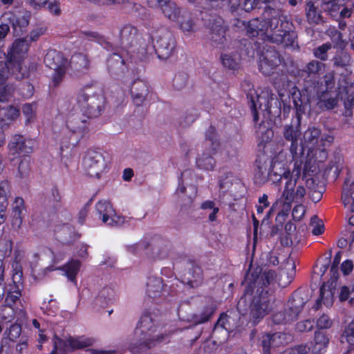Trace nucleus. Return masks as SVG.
I'll return each mask as SVG.
<instances>
[{"label":"nucleus","mask_w":354,"mask_h":354,"mask_svg":"<svg viewBox=\"0 0 354 354\" xmlns=\"http://www.w3.org/2000/svg\"><path fill=\"white\" fill-rule=\"evenodd\" d=\"M156 326L151 315L145 313L135 329L134 339L130 344L133 353L149 349L162 342L167 337L165 334H156Z\"/></svg>","instance_id":"obj_1"},{"label":"nucleus","mask_w":354,"mask_h":354,"mask_svg":"<svg viewBox=\"0 0 354 354\" xmlns=\"http://www.w3.org/2000/svg\"><path fill=\"white\" fill-rule=\"evenodd\" d=\"M249 37H259L262 40L286 45H292L297 37L290 28L283 27V24H243Z\"/></svg>","instance_id":"obj_2"},{"label":"nucleus","mask_w":354,"mask_h":354,"mask_svg":"<svg viewBox=\"0 0 354 354\" xmlns=\"http://www.w3.org/2000/svg\"><path fill=\"white\" fill-rule=\"evenodd\" d=\"M301 174V163H295L292 172H283L285 176V187L282 192L281 199L282 200V212H288L292 203H301L304 202L306 194V188L304 187L303 181L300 179Z\"/></svg>","instance_id":"obj_3"},{"label":"nucleus","mask_w":354,"mask_h":354,"mask_svg":"<svg viewBox=\"0 0 354 354\" xmlns=\"http://www.w3.org/2000/svg\"><path fill=\"white\" fill-rule=\"evenodd\" d=\"M77 102L87 119L99 117L104 109L106 99L96 85H86L79 92Z\"/></svg>","instance_id":"obj_4"},{"label":"nucleus","mask_w":354,"mask_h":354,"mask_svg":"<svg viewBox=\"0 0 354 354\" xmlns=\"http://www.w3.org/2000/svg\"><path fill=\"white\" fill-rule=\"evenodd\" d=\"M30 43L25 38L15 39L8 53L10 64L13 66L12 73L17 80H22L29 76V71L23 66L22 61L26 57Z\"/></svg>","instance_id":"obj_5"},{"label":"nucleus","mask_w":354,"mask_h":354,"mask_svg":"<svg viewBox=\"0 0 354 354\" xmlns=\"http://www.w3.org/2000/svg\"><path fill=\"white\" fill-rule=\"evenodd\" d=\"M257 55L259 70L265 76L273 75L282 62V57L275 48L264 42L258 44Z\"/></svg>","instance_id":"obj_6"},{"label":"nucleus","mask_w":354,"mask_h":354,"mask_svg":"<svg viewBox=\"0 0 354 354\" xmlns=\"http://www.w3.org/2000/svg\"><path fill=\"white\" fill-rule=\"evenodd\" d=\"M204 148L202 154L196 159V165L201 169L212 170L216 163L213 156L217 153L220 148V142L215 129L212 127L206 131Z\"/></svg>","instance_id":"obj_7"},{"label":"nucleus","mask_w":354,"mask_h":354,"mask_svg":"<svg viewBox=\"0 0 354 354\" xmlns=\"http://www.w3.org/2000/svg\"><path fill=\"white\" fill-rule=\"evenodd\" d=\"M150 39L156 40L153 49L160 59H167L174 55L176 41L171 33L165 29H160L152 32Z\"/></svg>","instance_id":"obj_8"},{"label":"nucleus","mask_w":354,"mask_h":354,"mask_svg":"<svg viewBox=\"0 0 354 354\" xmlns=\"http://www.w3.org/2000/svg\"><path fill=\"white\" fill-rule=\"evenodd\" d=\"M82 164L86 174L95 178H100L107 167L106 158L99 149H88L84 156Z\"/></svg>","instance_id":"obj_9"},{"label":"nucleus","mask_w":354,"mask_h":354,"mask_svg":"<svg viewBox=\"0 0 354 354\" xmlns=\"http://www.w3.org/2000/svg\"><path fill=\"white\" fill-rule=\"evenodd\" d=\"M323 3L327 15L337 22H342L353 13L352 8L346 4V0H323Z\"/></svg>","instance_id":"obj_10"},{"label":"nucleus","mask_w":354,"mask_h":354,"mask_svg":"<svg viewBox=\"0 0 354 354\" xmlns=\"http://www.w3.org/2000/svg\"><path fill=\"white\" fill-rule=\"evenodd\" d=\"M273 96L274 94L272 93L270 90L266 89L263 91L259 95H257L255 97H251L249 103L254 122L259 120L257 106L261 111H266L268 114L271 113L270 101L273 100Z\"/></svg>","instance_id":"obj_11"},{"label":"nucleus","mask_w":354,"mask_h":354,"mask_svg":"<svg viewBox=\"0 0 354 354\" xmlns=\"http://www.w3.org/2000/svg\"><path fill=\"white\" fill-rule=\"evenodd\" d=\"M270 310V300L266 297L255 296L250 304V322L256 325Z\"/></svg>","instance_id":"obj_12"},{"label":"nucleus","mask_w":354,"mask_h":354,"mask_svg":"<svg viewBox=\"0 0 354 354\" xmlns=\"http://www.w3.org/2000/svg\"><path fill=\"white\" fill-rule=\"evenodd\" d=\"M302 118L294 117L290 123L283 127V136L286 141L290 142V150L292 153H296L298 140L301 136V121Z\"/></svg>","instance_id":"obj_13"},{"label":"nucleus","mask_w":354,"mask_h":354,"mask_svg":"<svg viewBox=\"0 0 354 354\" xmlns=\"http://www.w3.org/2000/svg\"><path fill=\"white\" fill-rule=\"evenodd\" d=\"M96 210L104 223L109 225H120L124 223V219L115 215L111 204L106 201H100L95 205Z\"/></svg>","instance_id":"obj_14"},{"label":"nucleus","mask_w":354,"mask_h":354,"mask_svg":"<svg viewBox=\"0 0 354 354\" xmlns=\"http://www.w3.org/2000/svg\"><path fill=\"white\" fill-rule=\"evenodd\" d=\"M272 162L266 156H259L256 160L254 178L257 183L264 184L270 180Z\"/></svg>","instance_id":"obj_15"},{"label":"nucleus","mask_w":354,"mask_h":354,"mask_svg":"<svg viewBox=\"0 0 354 354\" xmlns=\"http://www.w3.org/2000/svg\"><path fill=\"white\" fill-rule=\"evenodd\" d=\"M286 344V335L281 333L266 334L261 337V346L263 354H271L276 348Z\"/></svg>","instance_id":"obj_16"},{"label":"nucleus","mask_w":354,"mask_h":354,"mask_svg":"<svg viewBox=\"0 0 354 354\" xmlns=\"http://www.w3.org/2000/svg\"><path fill=\"white\" fill-rule=\"evenodd\" d=\"M10 152L13 154L30 153L32 151L33 142L27 140L21 135L14 136L8 145Z\"/></svg>","instance_id":"obj_17"},{"label":"nucleus","mask_w":354,"mask_h":354,"mask_svg":"<svg viewBox=\"0 0 354 354\" xmlns=\"http://www.w3.org/2000/svg\"><path fill=\"white\" fill-rule=\"evenodd\" d=\"M306 301L299 294H295L288 300L285 312L287 315V319L290 322L297 319L299 314L302 310Z\"/></svg>","instance_id":"obj_18"},{"label":"nucleus","mask_w":354,"mask_h":354,"mask_svg":"<svg viewBox=\"0 0 354 354\" xmlns=\"http://www.w3.org/2000/svg\"><path fill=\"white\" fill-rule=\"evenodd\" d=\"M216 304L212 298L206 300V304L203 306L201 311L194 314L190 319L195 325L201 324L208 322L215 313Z\"/></svg>","instance_id":"obj_19"},{"label":"nucleus","mask_w":354,"mask_h":354,"mask_svg":"<svg viewBox=\"0 0 354 354\" xmlns=\"http://www.w3.org/2000/svg\"><path fill=\"white\" fill-rule=\"evenodd\" d=\"M149 88L147 84L141 80H136L133 82L131 88V95L133 102L136 106H140L147 99Z\"/></svg>","instance_id":"obj_20"},{"label":"nucleus","mask_w":354,"mask_h":354,"mask_svg":"<svg viewBox=\"0 0 354 354\" xmlns=\"http://www.w3.org/2000/svg\"><path fill=\"white\" fill-rule=\"evenodd\" d=\"M182 282L191 288H196L203 282V270L198 266H192L182 276Z\"/></svg>","instance_id":"obj_21"},{"label":"nucleus","mask_w":354,"mask_h":354,"mask_svg":"<svg viewBox=\"0 0 354 354\" xmlns=\"http://www.w3.org/2000/svg\"><path fill=\"white\" fill-rule=\"evenodd\" d=\"M90 120L82 119L79 117L73 118L68 120L67 127L79 138H82L89 131Z\"/></svg>","instance_id":"obj_22"},{"label":"nucleus","mask_w":354,"mask_h":354,"mask_svg":"<svg viewBox=\"0 0 354 354\" xmlns=\"http://www.w3.org/2000/svg\"><path fill=\"white\" fill-rule=\"evenodd\" d=\"M44 62L47 67L53 70L67 68L68 66L67 59L60 52L55 50H48L44 57Z\"/></svg>","instance_id":"obj_23"},{"label":"nucleus","mask_w":354,"mask_h":354,"mask_svg":"<svg viewBox=\"0 0 354 354\" xmlns=\"http://www.w3.org/2000/svg\"><path fill=\"white\" fill-rule=\"evenodd\" d=\"M260 22H289V19L281 10L266 5L261 13Z\"/></svg>","instance_id":"obj_24"},{"label":"nucleus","mask_w":354,"mask_h":354,"mask_svg":"<svg viewBox=\"0 0 354 354\" xmlns=\"http://www.w3.org/2000/svg\"><path fill=\"white\" fill-rule=\"evenodd\" d=\"M206 28L209 30L212 46L222 48L225 40L224 37L225 29L223 25L221 24H208Z\"/></svg>","instance_id":"obj_25"},{"label":"nucleus","mask_w":354,"mask_h":354,"mask_svg":"<svg viewBox=\"0 0 354 354\" xmlns=\"http://www.w3.org/2000/svg\"><path fill=\"white\" fill-rule=\"evenodd\" d=\"M290 93L295 109V117L299 116V118H302V115L306 112V106L308 104L309 100L296 87L292 89Z\"/></svg>","instance_id":"obj_26"},{"label":"nucleus","mask_w":354,"mask_h":354,"mask_svg":"<svg viewBox=\"0 0 354 354\" xmlns=\"http://www.w3.org/2000/svg\"><path fill=\"white\" fill-rule=\"evenodd\" d=\"M165 286L162 279L158 277H149L147 282V292L150 297L158 298L163 295Z\"/></svg>","instance_id":"obj_27"},{"label":"nucleus","mask_w":354,"mask_h":354,"mask_svg":"<svg viewBox=\"0 0 354 354\" xmlns=\"http://www.w3.org/2000/svg\"><path fill=\"white\" fill-rule=\"evenodd\" d=\"M107 66L110 74L115 77L121 75L125 69L124 59L118 53L110 55L107 60Z\"/></svg>","instance_id":"obj_28"},{"label":"nucleus","mask_w":354,"mask_h":354,"mask_svg":"<svg viewBox=\"0 0 354 354\" xmlns=\"http://www.w3.org/2000/svg\"><path fill=\"white\" fill-rule=\"evenodd\" d=\"M159 8H161L164 15L170 21L173 22H185L184 20L180 19V8L175 3L171 1L162 5Z\"/></svg>","instance_id":"obj_29"},{"label":"nucleus","mask_w":354,"mask_h":354,"mask_svg":"<svg viewBox=\"0 0 354 354\" xmlns=\"http://www.w3.org/2000/svg\"><path fill=\"white\" fill-rule=\"evenodd\" d=\"M333 286H330L326 288L325 283L320 288L319 298L317 300L314 306L315 310H318L322 301L326 306H330L334 299L335 289Z\"/></svg>","instance_id":"obj_30"},{"label":"nucleus","mask_w":354,"mask_h":354,"mask_svg":"<svg viewBox=\"0 0 354 354\" xmlns=\"http://www.w3.org/2000/svg\"><path fill=\"white\" fill-rule=\"evenodd\" d=\"M132 46L136 47L135 50L137 51L140 59H145L148 54L151 53L154 50L153 46L150 45L149 39L147 40L140 36L136 38Z\"/></svg>","instance_id":"obj_31"},{"label":"nucleus","mask_w":354,"mask_h":354,"mask_svg":"<svg viewBox=\"0 0 354 354\" xmlns=\"http://www.w3.org/2000/svg\"><path fill=\"white\" fill-rule=\"evenodd\" d=\"M319 99L317 106L323 110H330L337 106L338 98L337 96H328V93L326 91L317 92Z\"/></svg>","instance_id":"obj_32"},{"label":"nucleus","mask_w":354,"mask_h":354,"mask_svg":"<svg viewBox=\"0 0 354 354\" xmlns=\"http://www.w3.org/2000/svg\"><path fill=\"white\" fill-rule=\"evenodd\" d=\"M19 115V110L14 106H8L0 111V127L8 126Z\"/></svg>","instance_id":"obj_33"},{"label":"nucleus","mask_w":354,"mask_h":354,"mask_svg":"<svg viewBox=\"0 0 354 354\" xmlns=\"http://www.w3.org/2000/svg\"><path fill=\"white\" fill-rule=\"evenodd\" d=\"M176 193L178 194L185 205H189L196 196L197 189L194 185H189L185 187L180 185L176 190Z\"/></svg>","instance_id":"obj_34"},{"label":"nucleus","mask_w":354,"mask_h":354,"mask_svg":"<svg viewBox=\"0 0 354 354\" xmlns=\"http://www.w3.org/2000/svg\"><path fill=\"white\" fill-rule=\"evenodd\" d=\"M71 68L77 72L87 71L89 68V60L87 56L82 53H75L71 59Z\"/></svg>","instance_id":"obj_35"},{"label":"nucleus","mask_w":354,"mask_h":354,"mask_svg":"<svg viewBox=\"0 0 354 354\" xmlns=\"http://www.w3.org/2000/svg\"><path fill=\"white\" fill-rule=\"evenodd\" d=\"M24 211V201L21 198H16L12 204V225L19 227L22 223Z\"/></svg>","instance_id":"obj_36"},{"label":"nucleus","mask_w":354,"mask_h":354,"mask_svg":"<svg viewBox=\"0 0 354 354\" xmlns=\"http://www.w3.org/2000/svg\"><path fill=\"white\" fill-rule=\"evenodd\" d=\"M306 12L308 22H326L322 17L321 12L315 6V2L309 1L306 3Z\"/></svg>","instance_id":"obj_37"},{"label":"nucleus","mask_w":354,"mask_h":354,"mask_svg":"<svg viewBox=\"0 0 354 354\" xmlns=\"http://www.w3.org/2000/svg\"><path fill=\"white\" fill-rule=\"evenodd\" d=\"M167 253L163 241H158L152 243L150 252H147V254L153 259H163L167 256Z\"/></svg>","instance_id":"obj_38"},{"label":"nucleus","mask_w":354,"mask_h":354,"mask_svg":"<svg viewBox=\"0 0 354 354\" xmlns=\"http://www.w3.org/2000/svg\"><path fill=\"white\" fill-rule=\"evenodd\" d=\"M94 340L84 337H68V344L71 351L82 349L93 345Z\"/></svg>","instance_id":"obj_39"},{"label":"nucleus","mask_w":354,"mask_h":354,"mask_svg":"<svg viewBox=\"0 0 354 354\" xmlns=\"http://www.w3.org/2000/svg\"><path fill=\"white\" fill-rule=\"evenodd\" d=\"M342 200L344 206H348L349 209L354 212V187H351L347 181H345L343 188Z\"/></svg>","instance_id":"obj_40"},{"label":"nucleus","mask_w":354,"mask_h":354,"mask_svg":"<svg viewBox=\"0 0 354 354\" xmlns=\"http://www.w3.org/2000/svg\"><path fill=\"white\" fill-rule=\"evenodd\" d=\"M324 68V64L317 60H312L306 64L303 72L307 75V77L315 78L320 75Z\"/></svg>","instance_id":"obj_41"},{"label":"nucleus","mask_w":354,"mask_h":354,"mask_svg":"<svg viewBox=\"0 0 354 354\" xmlns=\"http://www.w3.org/2000/svg\"><path fill=\"white\" fill-rule=\"evenodd\" d=\"M315 345L313 348V353L318 354L325 348L328 343V339L324 332L317 330L314 337Z\"/></svg>","instance_id":"obj_42"},{"label":"nucleus","mask_w":354,"mask_h":354,"mask_svg":"<svg viewBox=\"0 0 354 354\" xmlns=\"http://www.w3.org/2000/svg\"><path fill=\"white\" fill-rule=\"evenodd\" d=\"M333 62L334 66L345 68L350 65L351 56L347 52L343 50H339L333 58Z\"/></svg>","instance_id":"obj_43"},{"label":"nucleus","mask_w":354,"mask_h":354,"mask_svg":"<svg viewBox=\"0 0 354 354\" xmlns=\"http://www.w3.org/2000/svg\"><path fill=\"white\" fill-rule=\"evenodd\" d=\"M256 134L263 142L270 141L274 136L272 130L267 127L263 122H261L257 127Z\"/></svg>","instance_id":"obj_44"},{"label":"nucleus","mask_w":354,"mask_h":354,"mask_svg":"<svg viewBox=\"0 0 354 354\" xmlns=\"http://www.w3.org/2000/svg\"><path fill=\"white\" fill-rule=\"evenodd\" d=\"M221 61L223 66L228 69L236 70L239 68L240 57L237 55H222Z\"/></svg>","instance_id":"obj_45"},{"label":"nucleus","mask_w":354,"mask_h":354,"mask_svg":"<svg viewBox=\"0 0 354 354\" xmlns=\"http://www.w3.org/2000/svg\"><path fill=\"white\" fill-rule=\"evenodd\" d=\"M80 268V263L78 261H72L62 268V270L65 272V274L69 280L74 281L76 275L79 272Z\"/></svg>","instance_id":"obj_46"},{"label":"nucleus","mask_w":354,"mask_h":354,"mask_svg":"<svg viewBox=\"0 0 354 354\" xmlns=\"http://www.w3.org/2000/svg\"><path fill=\"white\" fill-rule=\"evenodd\" d=\"M61 196L57 188L52 189L51 196L48 198L47 206L51 209L52 212L55 213L58 211L61 207Z\"/></svg>","instance_id":"obj_47"},{"label":"nucleus","mask_w":354,"mask_h":354,"mask_svg":"<svg viewBox=\"0 0 354 354\" xmlns=\"http://www.w3.org/2000/svg\"><path fill=\"white\" fill-rule=\"evenodd\" d=\"M321 136V130L316 127H309L304 133V140L313 147L318 142Z\"/></svg>","instance_id":"obj_48"},{"label":"nucleus","mask_w":354,"mask_h":354,"mask_svg":"<svg viewBox=\"0 0 354 354\" xmlns=\"http://www.w3.org/2000/svg\"><path fill=\"white\" fill-rule=\"evenodd\" d=\"M283 172H290V171L286 170L285 168L282 167L280 162H273L271 171L270 180H272L273 183H277L281 182L282 179L285 180V176L283 175L279 176V174H283Z\"/></svg>","instance_id":"obj_49"},{"label":"nucleus","mask_w":354,"mask_h":354,"mask_svg":"<svg viewBox=\"0 0 354 354\" xmlns=\"http://www.w3.org/2000/svg\"><path fill=\"white\" fill-rule=\"evenodd\" d=\"M120 35L123 39L129 41L131 45H133V41L137 37V30L131 24H128L124 26L120 31Z\"/></svg>","instance_id":"obj_50"},{"label":"nucleus","mask_w":354,"mask_h":354,"mask_svg":"<svg viewBox=\"0 0 354 354\" xmlns=\"http://www.w3.org/2000/svg\"><path fill=\"white\" fill-rule=\"evenodd\" d=\"M131 14L141 21H148L150 19L149 10L142 6L140 4L134 3L131 11Z\"/></svg>","instance_id":"obj_51"},{"label":"nucleus","mask_w":354,"mask_h":354,"mask_svg":"<svg viewBox=\"0 0 354 354\" xmlns=\"http://www.w3.org/2000/svg\"><path fill=\"white\" fill-rule=\"evenodd\" d=\"M189 82V76L186 73L179 72L173 79V87L177 91L185 88Z\"/></svg>","instance_id":"obj_52"},{"label":"nucleus","mask_w":354,"mask_h":354,"mask_svg":"<svg viewBox=\"0 0 354 354\" xmlns=\"http://www.w3.org/2000/svg\"><path fill=\"white\" fill-rule=\"evenodd\" d=\"M67 68H61L57 70H53V73L51 75L50 82L49 86L50 88H57L63 82Z\"/></svg>","instance_id":"obj_53"},{"label":"nucleus","mask_w":354,"mask_h":354,"mask_svg":"<svg viewBox=\"0 0 354 354\" xmlns=\"http://www.w3.org/2000/svg\"><path fill=\"white\" fill-rule=\"evenodd\" d=\"M12 68L13 66L9 63V59L6 62L0 61V84H4L10 74L15 77L12 73Z\"/></svg>","instance_id":"obj_54"},{"label":"nucleus","mask_w":354,"mask_h":354,"mask_svg":"<svg viewBox=\"0 0 354 354\" xmlns=\"http://www.w3.org/2000/svg\"><path fill=\"white\" fill-rule=\"evenodd\" d=\"M16 90L13 84H0V100L4 102L10 97Z\"/></svg>","instance_id":"obj_55"},{"label":"nucleus","mask_w":354,"mask_h":354,"mask_svg":"<svg viewBox=\"0 0 354 354\" xmlns=\"http://www.w3.org/2000/svg\"><path fill=\"white\" fill-rule=\"evenodd\" d=\"M8 183L7 181H2L0 183V209L1 211H5L8 202L7 195L8 191Z\"/></svg>","instance_id":"obj_56"},{"label":"nucleus","mask_w":354,"mask_h":354,"mask_svg":"<svg viewBox=\"0 0 354 354\" xmlns=\"http://www.w3.org/2000/svg\"><path fill=\"white\" fill-rule=\"evenodd\" d=\"M30 170V161L29 158H24L18 167V175L20 178L26 177Z\"/></svg>","instance_id":"obj_57"},{"label":"nucleus","mask_w":354,"mask_h":354,"mask_svg":"<svg viewBox=\"0 0 354 354\" xmlns=\"http://www.w3.org/2000/svg\"><path fill=\"white\" fill-rule=\"evenodd\" d=\"M310 225L313 227L312 233L314 235L322 234L324 232V224L319 220L317 216H313L310 220Z\"/></svg>","instance_id":"obj_58"},{"label":"nucleus","mask_w":354,"mask_h":354,"mask_svg":"<svg viewBox=\"0 0 354 354\" xmlns=\"http://www.w3.org/2000/svg\"><path fill=\"white\" fill-rule=\"evenodd\" d=\"M331 48V44L329 43L324 44L314 50V55L321 60L327 59V52Z\"/></svg>","instance_id":"obj_59"},{"label":"nucleus","mask_w":354,"mask_h":354,"mask_svg":"<svg viewBox=\"0 0 354 354\" xmlns=\"http://www.w3.org/2000/svg\"><path fill=\"white\" fill-rule=\"evenodd\" d=\"M316 165L310 160H306L303 168L302 176L300 179L304 181V178L310 177L313 173L316 172Z\"/></svg>","instance_id":"obj_60"},{"label":"nucleus","mask_w":354,"mask_h":354,"mask_svg":"<svg viewBox=\"0 0 354 354\" xmlns=\"http://www.w3.org/2000/svg\"><path fill=\"white\" fill-rule=\"evenodd\" d=\"M20 296L21 292L19 290H9L5 299V305L12 308V306L15 304V302L19 299Z\"/></svg>","instance_id":"obj_61"},{"label":"nucleus","mask_w":354,"mask_h":354,"mask_svg":"<svg viewBox=\"0 0 354 354\" xmlns=\"http://www.w3.org/2000/svg\"><path fill=\"white\" fill-rule=\"evenodd\" d=\"M331 255H332V250H330L329 254H328V257L325 259V263L320 266L317 265L315 266L314 272H313L314 275H317L318 277H322L325 274L326 271L327 270V269L328 268Z\"/></svg>","instance_id":"obj_62"},{"label":"nucleus","mask_w":354,"mask_h":354,"mask_svg":"<svg viewBox=\"0 0 354 354\" xmlns=\"http://www.w3.org/2000/svg\"><path fill=\"white\" fill-rule=\"evenodd\" d=\"M0 315L3 320L6 322H10L14 317L13 309L6 305H3L0 308Z\"/></svg>","instance_id":"obj_63"},{"label":"nucleus","mask_w":354,"mask_h":354,"mask_svg":"<svg viewBox=\"0 0 354 354\" xmlns=\"http://www.w3.org/2000/svg\"><path fill=\"white\" fill-rule=\"evenodd\" d=\"M343 337H345L348 344L354 345V322H351L345 328Z\"/></svg>","instance_id":"obj_64"}]
</instances>
